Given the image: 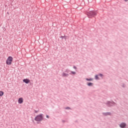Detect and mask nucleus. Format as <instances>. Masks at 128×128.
Returning a JSON list of instances; mask_svg holds the SVG:
<instances>
[{
  "label": "nucleus",
  "mask_w": 128,
  "mask_h": 128,
  "mask_svg": "<svg viewBox=\"0 0 128 128\" xmlns=\"http://www.w3.org/2000/svg\"><path fill=\"white\" fill-rule=\"evenodd\" d=\"M86 14L88 18H94L96 16V12L94 10H90L87 12Z\"/></svg>",
  "instance_id": "1"
},
{
  "label": "nucleus",
  "mask_w": 128,
  "mask_h": 128,
  "mask_svg": "<svg viewBox=\"0 0 128 128\" xmlns=\"http://www.w3.org/2000/svg\"><path fill=\"white\" fill-rule=\"evenodd\" d=\"M44 120V114L38 115L35 118L34 120L36 122H42Z\"/></svg>",
  "instance_id": "2"
},
{
  "label": "nucleus",
  "mask_w": 128,
  "mask_h": 128,
  "mask_svg": "<svg viewBox=\"0 0 128 128\" xmlns=\"http://www.w3.org/2000/svg\"><path fill=\"white\" fill-rule=\"evenodd\" d=\"M104 104L109 108H110V106H114V104H116V102L114 101H107L106 102H104Z\"/></svg>",
  "instance_id": "3"
},
{
  "label": "nucleus",
  "mask_w": 128,
  "mask_h": 128,
  "mask_svg": "<svg viewBox=\"0 0 128 128\" xmlns=\"http://www.w3.org/2000/svg\"><path fill=\"white\" fill-rule=\"evenodd\" d=\"M13 58L12 56H8L7 60H6V64H8V66L12 64V62Z\"/></svg>",
  "instance_id": "4"
},
{
  "label": "nucleus",
  "mask_w": 128,
  "mask_h": 128,
  "mask_svg": "<svg viewBox=\"0 0 128 128\" xmlns=\"http://www.w3.org/2000/svg\"><path fill=\"white\" fill-rule=\"evenodd\" d=\"M120 128H124L126 126V122H122L120 125H119Z\"/></svg>",
  "instance_id": "5"
},
{
  "label": "nucleus",
  "mask_w": 128,
  "mask_h": 128,
  "mask_svg": "<svg viewBox=\"0 0 128 128\" xmlns=\"http://www.w3.org/2000/svg\"><path fill=\"white\" fill-rule=\"evenodd\" d=\"M102 114L106 116H112V113L110 112H103Z\"/></svg>",
  "instance_id": "6"
},
{
  "label": "nucleus",
  "mask_w": 128,
  "mask_h": 128,
  "mask_svg": "<svg viewBox=\"0 0 128 128\" xmlns=\"http://www.w3.org/2000/svg\"><path fill=\"white\" fill-rule=\"evenodd\" d=\"M62 74L63 78H68V76H70L68 74H66L64 72Z\"/></svg>",
  "instance_id": "7"
},
{
  "label": "nucleus",
  "mask_w": 128,
  "mask_h": 128,
  "mask_svg": "<svg viewBox=\"0 0 128 128\" xmlns=\"http://www.w3.org/2000/svg\"><path fill=\"white\" fill-rule=\"evenodd\" d=\"M23 82H25V84H29V82H30V80L28 79H24Z\"/></svg>",
  "instance_id": "8"
},
{
  "label": "nucleus",
  "mask_w": 128,
  "mask_h": 128,
  "mask_svg": "<svg viewBox=\"0 0 128 128\" xmlns=\"http://www.w3.org/2000/svg\"><path fill=\"white\" fill-rule=\"evenodd\" d=\"M18 104H22L24 102V99L22 98H20L18 100Z\"/></svg>",
  "instance_id": "9"
},
{
  "label": "nucleus",
  "mask_w": 128,
  "mask_h": 128,
  "mask_svg": "<svg viewBox=\"0 0 128 128\" xmlns=\"http://www.w3.org/2000/svg\"><path fill=\"white\" fill-rule=\"evenodd\" d=\"M87 86H94V83H92V82H88L87 83Z\"/></svg>",
  "instance_id": "10"
},
{
  "label": "nucleus",
  "mask_w": 128,
  "mask_h": 128,
  "mask_svg": "<svg viewBox=\"0 0 128 128\" xmlns=\"http://www.w3.org/2000/svg\"><path fill=\"white\" fill-rule=\"evenodd\" d=\"M70 70L69 69L67 68L65 70L64 72H66L67 74H70Z\"/></svg>",
  "instance_id": "11"
},
{
  "label": "nucleus",
  "mask_w": 128,
  "mask_h": 128,
  "mask_svg": "<svg viewBox=\"0 0 128 128\" xmlns=\"http://www.w3.org/2000/svg\"><path fill=\"white\" fill-rule=\"evenodd\" d=\"M95 80H100L98 74L95 76Z\"/></svg>",
  "instance_id": "12"
},
{
  "label": "nucleus",
  "mask_w": 128,
  "mask_h": 128,
  "mask_svg": "<svg viewBox=\"0 0 128 128\" xmlns=\"http://www.w3.org/2000/svg\"><path fill=\"white\" fill-rule=\"evenodd\" d=\"M86 80H87L88 82H92L93 80L92 78H86Z\"/></svg>",
  "instance_id": "13"
},
{
  "label": "nucleus",
  "mask_w": 128,
  "mask_h": 128,
  "mask_svg": "<svg viewBox=\"0 0 128 128\" xmlns=\"http://www.w3.org/2000/svg\"><path fill=\"white\" fill-rule=\"evenodd\" d=\"M4 96V92L0 91V96Z\"/></svg>",
  "instance_id": "14"
},
{
  "label": "nucleus",
  "mask_w": 128,
  "mask_h": 128,
  "mask_svg": "<svg viewBox=\"0 0 128 128\" xmlns=\"http://www.w3.org/2000/svg\"><path fill=\"white\" fill-rule=\"evenodd\" d=\"M76 74V72H73V71H70V74Z\"/></svg>",
  "instance_id": "15"
},
{
  "label": "nucleus",
  "mask_w": 128,
  "mask_h": 128,
  "mask_svg": "<svg viewBox=\"0 0 128 128\" xmlns=\"http://www.w3.org/2000/svg\"><path fill=\"white\" fill-rule=\"evenodd\" d=\"M98 76H100V78H102V76H104V74H98Z\"/></svg>",
  "instance_id": "16"
},
{
  "label": "nucleus",
  "mask_w": 128,
  "mask_h": 128,
  "mask_svg": "<svg viewBox=\"0 0 128 128\" xmlns=\"http://www.w3.org/2000/svg\"><path fill=\"white\" fill-rule=\"evenodd\" d=\"M73 68H74V70H76V66H73Z\"/></svg>",
  "instance_id": "17"
},
{
  "label": "nucleus",
  "mask_w": 128,
  "mask_h": 128,
  "mask_svg": "<svg viewBox=\"0 0 128 128\" xmlns=\"http://www.w3.org/2000/svg\"><path fill=\"white\" fill-rule=\"evenodd\" d=\"M61 38L62 40L64 38H66V36H61Z\"/></svg>",
  "instance_id": "18"
},
{
  "label": "nucleus",
  "mask_w": 128,
  "mask_h": 128,
  "mask_svg": "<svg viewBox=\"0 0 128 128\" xmlns=\"http://www.w3.org/2000/svg\"><path fill=\"white\" fill-rule=\"evenodd\" d=\"M66 110H70V107H66Z\"/></svg>",
  "instance_id": "19"
},
{
  "label": "nucleus",
  "mask_w": 128,
  "mask_h": 128,
  "mask_svg": "<svg viewBox=\"0 0 128 128\" xmlns=\"http://www.w3.org/2000/svg\"><path fill=\"white\" fill-rule=\"evenodd\" d=\"M46 117L47 118H50V116H48V115H46Z\"/></svg>",
  "instance_id": "20"
},
{
  "label": "nucleus",
  "mask_w": 128,
  "mask_h": 128,
  "mask_svg": "<svg viewBox=\"0 0 128 128\" xmlns=\"http://www.w3.org/2000/svg\"><path fill=\"white\" fill-rule=\"evenodd\" d=\"M122 88H124V84H123L122 85Z\"/></svg>",
  "instance_id": "21"
},
{
  "label": "nucleus",
  "mask_w": 128,
  "mask_h": 128,
  "mask_svg": "<svg viewBox=\"0 0 128 128\" xmlns=\"http://www.w3.org/2000/svg\"><path fill=\"white\" fill-rule=\"evenodd\" d=\"M62 123H63V124H64V122H65L66 121L62 120Z\"/></svg>",
  "instance_id": "22"
},
{
  "label": "nucleus",
  "mask_w": 128,
  "mask_h": 128,
  "mask_svg": "<svg viewBox=\"0 0 128 128\" xmlns=\"http://www.w3.org/2000/svg\"><path fill=\"white\" fill-rule=\"evenodd\" d=\"M34 112H35V113H36V114H37V113H38V111H37V110H35Z\"/></svg>",
  "instance_id": "23"
},
{
  "label": "nucleus",
  "mask_w": 128,
  "mask_h": 128,
  "mask_svg": "<svg viewBox=\"0 0 128 128\" xmlns=\"http://www.w3.org/2000/svg\"><path fill=\"white\" fill-rule=\"evenodd\" d=\"M86 2H87L86 4H88V2H89L88 0H87Z\"/></svg>",
  "instance_id": "24"
},
{
  "label": "nucleus",
  "mask_w": 128,
  "mask_h": 128,
  "mask_svg": "<svg viewBox=\"0 0 128 128\" xmlns=\"http://www.w3.org/2000/svg\"><path fill=\"white\" fill-rule=\"evenodd\" d=\"M65 40H66V38H64Z\"/></svg>",
  "instance_id": "25"
},
{
  "label": "nucleus",
  "mask_w": 128,
  "mask_h": 128,
  "mask_svg": "<svg viewBox=\"0 0 128 128\" xmlns=\"http://www.w3.org/2000/svg\"><path fill=\"white\" fill-rule=\"evenodd\" d=\"M82 2H84V3H85L84 1H82Z\"/></svg>",
  "instance_id": "26"
}]
</instances>
